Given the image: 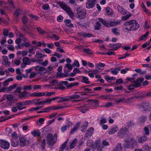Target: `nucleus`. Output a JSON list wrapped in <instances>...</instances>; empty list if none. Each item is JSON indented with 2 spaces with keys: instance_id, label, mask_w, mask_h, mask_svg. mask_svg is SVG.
Masks as SVG:
<instances>
[{
  "instance_id": "1",
  "label": "nucleus",
  "mask_w": 151,
  "mask_h": 151,
  "mask_svg": "<svg viewBox=\"0 0 151 151\" xmlns=\"http://www.w3.org/2000/svg\"><path fill=\"white\" fill-rule=\"evenodd\" d=\"M124 27L128 30H134L139 27V24L134 20H131L125 23Z\"/></svg>"
},
{
  "instance_id": "2",
  "label": "nucleus",
  "mask_w": 151,
  "mask_h": 151,
  "mask_svg": "<svg viewBox=\"0 0 151 151\" xmlns=\"http://www.w3.org/2000/svg\"><path fill=\"white\" fill-rule=\"evenodd\" d=\"M100 141L97 140L95 144L93 145V141L92 139L88 140L87 142V145L88 147L91 146L94 149H96L98 151H101L102 150V145L100 144Z\"/></svg>"
},
{
  "instance_id": "3",
  "label": "nucleus",
  "mask_w": 151,
  "mask_h": 151,
  "mask_svg": "<svg viewBox=\"0 0 151 151\" xmlns=\"http://www.w3.org/2000/svg\"><path fill=\"white\" fill-rule=\"evenodd\" d=\"M144 80V79L143 78H141L137 79L136 81H134L132 82V84L127 86L128 89L131 90L133 89L134 88H137L139 87L140 86L141 83H142Z\"/></svg>"
},
{
  "instance_id": "4",
  "label": "nucleus",
  "mask_w": 151,
  "mask_h": 151,
  "mask_svg": "<svg viewBox=\"0 0 151 151\" xmlns=\"http://www.w3.org/2000/svg\"><path fill=\"white\" fill-rule=\"evenodd\" d=\"M59 5L68 14L71 19H73L74 18L73 14L71 11L70 8L68 7L65 4L60 2L59 3Z\"/></svg>"
},
{
  "instance_id": "5",
  "label": "nucleus",
  "mask_w": 151,
  "mask_h": 151,
  "mask_svg": "<svg viewBox=\"0 0 151 151\" xmlns=\"http://www.w3.org/2000/svg\"><path fill=\"white\" fill-rule=\"evenodd\" d=\"M57 137L56 134L53 135L51 133L49 134L47 136V140L49 145H53L56 141Z\"/></svg>"
},
{
  "instance_id": "6",
  "label": "nucleus",
  "mask_w": 151,
  "mask_h": 151,
  "mask_svg": "<svg viewBox=\"0 0 151 151\" xmlns=\"http://www.w3.org/2000/svg\"><path fill=\"white\" fill-rule=\"evenodd\" d=\"M77 17L80 19H83L85 18L86 15V12L84 9H81L80 7L78 8L77 9Z\"/></svg>"
},
{
  "instance_id": "7",
  "label": "nucleus",
  "mask_w": 151,
  "mask_h": 151,
  "mask_svg": "<svg viewBox=\"0 0 151 151\" xmlns=\"http://www.w3.org/2000/svg\"><path fill=\"white\" fill-rule=\"evenodd\" d=\"M10 145L9 142L6 140H0V146L5 150H8Z\"/></svg>"
},
{
  "instance_id": "8",
  "label": "nucleus",
  "mask_w": 151,
  "mask_h": 151,
  "mask_svg": "<svg viewBox=\"0 0 151 151\" xmlns=\"http://www.w3.org/2000/svg\"><path fill=\"white\" fill-rule=\"evenodd\" d=\"M125 142V148H128L130 146H132L136 145V141L132 139H130L129 140H126Z\"/></svg>"
},
{
  "instance_id": "9",
  "label": "nucleus",
  "mask_w": 151,
  "mask_h": 151,
  "mask_svg": "<svg viewBox=\"0 0 151 151\" xmlns=\"http://www.w3.org/2000/svg\"><path fill=\"white\" fill-rule=\"evenodd\" d=\"M133 99V97L129 98L127 99H125L124 97H122L116 99L115 101L118 103L122 102L128 103H129V101Z\"/></svg>"
},
{
  "instance_id": "10",
  "label": "nucleus",
  "mask_w": 151,
  "mask_h": 151,
  "mask_svg": "<svg viewBox=\"0 0 151 151\" xmlns=\"http://www.w3.org/2000/svg\"><path fill=\"white\" fill-rule=\"evenodd\" d=\"M72 125V124L71 122H69L66 125L62 126L61 128V130L62 132H64L67 130H69Z\"/></svg>"
},
{
  "instance_id": "11",
  "label": "nucleus",
  "mask_w": 151,
  "mask_h": 151,
  "mask_svg": "<svg viewBox=\"0 0 151 151\" xmlns=\"http://www.w3.org/2000/svg\"><path fill=\"white\" fill-rule=\"evenodd\" d=\"M3 60L2 64L6 66H8L10 65V62L8 61V57L6 56H3L2 57Z\"/></svg>"
},
{
  "instance_id": "12",
  "label": "nucleus",
  "mask_w": 151,
  "mask_h": 151,
  "mask_svg": "<svg viewBox=\"0 0 151 151\" xmlns=\"http://www.w3.org/2000/svg\"><path fill=\"white\" fill-rule=\"evenodd\" d=\"M30 95L31 96L40 97L45 95V93L44 92H35L31 93Z\"/></svg>"
},
{
  "instance_id": "13",
  "label": "nucleus",
  "mask_w": 151,
  "mask_h": 151,
  "mask_svg": "<svg viewBox=\"0 0 151 151\" xmlns=\"http://www.w3.org/2000/svg\"><path fill=\"white\" fill-rule=\"evenodd\" d=\"M80 93H76L72 95L68 96V100L70 99H78L79 98Z\"/></svg>"
},
{
  "instance_id": "14",
  "label": "nucleus",
  "mask_w": 151,
  "mask_h": 151,
  "mask_svg": "<svg viewBox=\"0 0 151 151\" xmlns=\"http://www.w3.org/2000/svg\"><path fill=\"white\" fill-rule=\"evenodd\" d=\"M11 144L14 147H16L18 146L19 144V141L18 138H15L13 139H11Z\"/></svg>"
},
{
  "instance_id": "15",
  "label": "nucleus",
  "mask_w": 151,
  "mask_h": 151,
  "mask_svg": "<svg viewBox=\"0 0 151 151\" xmlns=\"http://www.w3.org/2000/svg\"><path fill=\"white\" fill-rule=\"evenodd\" d=\"M105 65L104 63H97L95 64L96 68L98 69L100 71H101L103 69V67H104Z\"/></svg>"
},
{
  "instance_id": "16",
  "label": "nucleus",
  "mask_w": 151,
  "mask_h": 151,
  "mask_svg": "<svg viewBox=\"0 0 151 151\" xmlns=\"http://www.w3.org/2000/svg\"><path fill=\"white\" fill-rule=\"evenodd\" d=\"M34 69L38 73H41L42 72L45 70V68L44 67L40 66H34Z\"/></svg>"
},
{
  "instance_id": "17",
  "label": "nucleus",
  "mask_w": 151,
  "mask_h": 151,
  "mask_svg": "<svg viewBox=\"0 0 151 151\" xmlns=\"http://www.w3.org/2000/svg\"><path fill=\"white\" fill-rule=\"evenodd\" d=\"M13 80V78L12 77H10L3 81L2 83V84L4 86H7L8 85L9 82L12 81Z\"/></svg>"
},
{
  "instance_id": "18",
  "label": "nucleus",
  "mask_w": 151,
  "mask_h": 151,
  "mask_svg": "<svg viewBox=\"0 0 151 151\" xmlns=\"http://www.w3.org/2000/svg\"><path fill=\"white\" fill-rule=\"evenodd\" d=\"M79 35L80 36L84 37H93L91 34L83 32L79 33Z\"/></svg>"
},
{
  "instance_id": "19",
  "label": "nucleus",
  "mask_w": 151,
  "mask_h": 151,
  "mask_svg": "<svg viewBox=\"0 0 151 151\" xmlns=\"http://www.w3.org/2000/svg\"><path fill=\"white\" fill-rule=\"evenodd\" d=\"M118 130V128L117 127H115L110 128L108 131V133L109 134H111L115 133Z\"/></svg>"
},
{
  "instance_id": "20",
  "label": "nucleus",
  "mask_w": 151,
  "mask_h": 151,
  "mask_svg": "<svg viewBox=\"0 0 151 151\" xmlns=\"http://www.w3.org/2000/svg\"><path fill=\"white\" fill-rule=\"evenodd\" d=\"M20 145L22 147H23L26 145V139L24 137H20L19 138Z\"/></svg>"
},
{
  "instance_id": "21",
  "label": "nucleus",
  "mask_w": 151,
  "mask_h": 151,
  "mask_svg": "<svg viewBox=\"0 0 151 151\" xmlns=\"http://www.w3.org/2000/svg\"><path fill=\"white\" fill-rule=\"evenodd\" d=\"M120 69L121 68L120 67L111 68V69L110 71L111 72V73L112 74L114 75H115L118 73Z\"/></svg>"
},
{
  "instance_id": "22",
  "label": "nucleus",
  "mask_w": 151,
  "mask_h": 151,
  "mask_svg": "<svg viewBox=\"0 0 151 151\" xmlns=\"http://www.w3.org/2000/svg\"><path fill=\"white\" fill-rule=\"evenodd\" d=\"M122 45L120 43L113 44L110 45V47H112L114 50H116L119 48Z\"/></svg>"
},
{
  "instance_id": "23",
  "label": "nucleus",
  "mask_w": 151,
  "mask_h": 151,
  "mask_svg": "<svg viewBox=\"0 0 151 151\" xmlns=\"http://www.w3.org/2000/svg\"><path fill=\"white\" fill-rule=\"evenodd\" d=\"M94 129L92 127L89 128L86 132V136L87 137L90 136L93 133Z\"/></svg>"
},
{
  "instance_id": "24",
  "label": "nucleus",
  "mask_w": 151,
  "mask_h": 151,
  "mask_svg": "<svg viewBox=\"0 0 151 151\" xmlns=\"http://www.w3.org/2000/svg\"><path fill=\"white\" fill-rule=\"evenodd\" d=\"M42 107L37 106L36 107H32L28 110V111L31 113L34 112L40 109Z\"/></svg>"
},
{
  "instance_id": "25",
  "label": "nucleus",
  "mask_w": 151,
  "mask_h": 151,
  "mask_svg": "<svg viewBox=\"0 0 151 151\" xmlns=\"http://www.w3.org/2000/svg\"><path fill=\"white\" fill-rule=\"evenodd\" d=\"M68 97L67 96L62 97H59V100L57 101L58 103H61L64 101H67L68 100Z\"/></svg>"
},
{
  "instance_id": "26",
  "label": "nucleus",
  "mask_w": 151,
  "mask_h": 151,
  "mask_svg": "<svg viewBox=\"0 0 151 151\" xmlns=\"http://www.w3.org/2000/svg\"><path fill=\"white\" fill-rule=\"evenodd\" d=\"M117 8L119 11L122 14L125 15L126 13V11L122 7L118 6H117Z\"/></svg>"
},
{
  "instance_id": "27",
  "label": "nucleus",
  "mask_w": 151,
  "mask_h": 151,
  "mask_svg": "<svg viewBox=\"0 0 151 151\" xmlns=\"http://www.w3.org/2000/svg\"><path fill=\"white\" fill-rule=\"evenodd\" d=\"M149 34V32H147L146 33L143 35L141 36L139 38V41L142 40H146V38L148 35Z\"/></svg>"
},
{
  "instance_id": "28",
  "label": "nucleus",
  "mask_w": 151,
  "mask_h": 151,
  "mask_svg": "<svg viewBox=\"0 0 151 151\" xmlns=\"http://www.w3.org/2000/svg\"><path fill=\"white\" fill-rule=\"evenodd\" d=\"M17 107L18 109L21 110L25 108V105L24 102H19L17 104Z\"/></svg>"
},
{
  "instance_id": "29",
  "label": "nucleus",
  "mask_w": 151,
  "mask_h": 151,
  "mask_svg": "<svg viewBox=\"0 0 151 151\" xmlns=\"http://www.w3.org/2000/svg\"><path fill=\"white\" fill-rule=\"evenodd\" d=\"M31 134L34 137L39 136L40 135V132L39 130L32 131L31 132Z\"/></svg>"
},
{
  "instance_id": "30",
  "label": "nucleus",
  "mask_w": 151,
  "mask_h": 151,
  "mask_svg": "<svg viewBox=\"0 0 151 151\" xmlns=\"http://www.w3.org/2000/svg\"><path fill=\"white\" fill-rule=\"evenodd\" d=\"M49 112L51 110H55L56 109H59L62 108V107L60 106H51L48 107Z\"/></svg>"
},
{
  "instance_id": "31",
  "label": "nucleus",
  "mask_w": 151,
  "mask_h": 151,
  "mask_svg": "<svg viewBox=\"0 0 151 151\" xmlns=\"http://www.w3.org/2000/svg\"><path fill=\"white\" fill-rule=\"evenodd\" d=\"M106 14L108 15H112L114 13L112 10L109 7L106 8Z\"/></svg>"
},
{
  "instance_id": "32",
  "label": "nucleus",
  "mask_w": 151,
  "mask_h": 151,
  "mask_svg": "<svg viewBox=\"0 0 151 151\" xmlns=\"http://www.w3.org/2000/svg\"><path fill=\"white\" fill-rule=\"evenodd\" d=\"M77 142V139H75L73 140L72 142L70 143L69 145V147L71 149H73L76 146Z\"/></svg>"
},
{
  "instance_id": "33",
  "label": "nucleus",
  "mask_w": 151,
  "mask_h": 151,
  "mask_svg": "<svg viewBox=\"0 0 151 151\" xmlns=\"http://www.w3.org/2000/svg\"><path fill=\"white\" fill-rule=\"evenodd\" d=\"M28 93L26 91L22 92L18 95V96L20 99H22L26 97L28 95Z\"/></svg>"
},
{
  "instance_id": "34",
  "label": "nucleus",
  "mask_w": 151,
  "mask_h": 151,
  "mask_svg": "<svg viewBox=\"0 0 151 151\" xmlns=\"http://www.w3.org/2000/svg\"><path fill=\"white\" fill-rule=\"evenodd\" d=\"M82 81L86 84H88L90 83V82L88 80V78L84 76H82Z\"/></svg>"
},
{
  "instance_id": "35",
  "label": "nucleus",
  "mask_w": 151,
  "mask_h": 151,
  "mask_svg": "<svg viewBox=\"0 0 151 151\" xmlns=\"http://www.w3.org/2000/svg\"><path fill=\"white\" fill-rule=\"evenodd\" d=\"M151 125H148L144 128V131L146 134H149V130L151 132Z\"/></svg>"
},
{
  "instance_id": "36",
  "label": "nucleus",
  "mask_w": 151,
  "mask_h": 151,
  "mask_svg": "<svg viewBox=\"0 0 151 151\" xmlns=\"http://www.w3.org/2000/svg\"><path fill=\"white\" fill-rule=\"evenodd\" d=\"M23 62L25 65H29L30 63V61L27 57L24 58L23 59Z\"/></svg>"
},
{
  "instance_id": "37",
  "label": "nucleus",
  "mask_w": 151,
  "mask_h": 151,
  "mask_svg": "<svg viewBox=\"0 0 151 151\" xmlns=\"http://www.w3.org/2000/svg\"><path fill=\"white\" fill-rule=\"evenodd\" d=\"M68 140H66L60 146V151H63L65 147L68 142Z\"/></svg>"
},
{
  "instance_id": "38",
  "label": "nucleus",
  "mask_w": 151,
  "mask_h": 151,
  "mask_svg": "<svg viewBox=\"0 0 151 151\" xmlns=\"http://www.w3.org/2000/svg\"><path fill=\"white\" fill-rule=\"evenodd\" d=\"M80 124V123L78 122L76 124V126H75L71 130L70 132L71 134H73L75 131H76L77 128L79 127Z\"/></svg>"
},
{
  "instance_id": "39",
  "label": "nucleus",
  "mask_w": 151,
  "mask_h": 151,
  "mask_svg": "<svg viewBox=\"0 0 151 151\" xmlns=\"http://www.w3.org/2000/svg\"><path fill=\"white\" fill-rule=\"evenodd\" d=\"M127 131V129L126 128H122L118 132V135H121L122 134H124Z\"/></svg>"
},
{
  "instance_id": "40",
  "label": "nucleus",
  "mask_w": 151,
  "mask_h": 151,
  "mask_svg": "<svg viewBox=\"0 0 151 151\" xmlns=\"http://www.w3.org/2000/svg\"><path fill=\"white\" fill-rule=\"evenodd\" d=\"M147 139V137L145 136H143L140 137L138 142L140 143H142L145 142Z\"/></svg>"
},
{
  "instance_id": "41",
  "label": "nucleus",
  "mask_w": 151,
  "mask_h": 151,
  "mask_svg": "<svg viewBox=\"0 0 151 151\" xmlns=\"http://www.w3.org/2000/svg\"><path fill=\"white\" fill-rule=\"evenodd\" d=\"M131 16V14L129 13H128V14L125 16H123L122 17V20L124 21L128 19Z\"/></svg>"
},
{
  "instance_id": "42",
  "label": "nucleus",
  "mask_w": 151,
  "mask_h": 151,
  "mask_svg": "<svg viewBox=\"0 0 151 151\" xmlns=\"http://www.w3.org/2000/svg\"><path fill=\"white\" fill-rule=\"evenodd\" d=\"M122 148L121 144L120 143L118 144L116 147L114 149L113 151H121Z\"/></svg>"
},
{
  "instance_id": "43",
  "label": "nucleus",
  "mask_w": 151,
  "mask_h": 151,
  "mask_svg": "<svg viewBox=\"0 0 151 151\" xmlns=\"http://www.w3.org/2000/svg\"><path fill=\"white\" fill-rule=\"evenodd\" d=\"M120 22V21H113L110 22L109 24L111 26H114L119 24Z\"/></svg>"
},
{
  "instance_id": "44",
  "label": "nucleus",
  "mask_w": 151,
  "mask_h": 151,
  "mask_svg": "<svg viewBox=\"0 0 151 151\" xmlns=\"http://www.w3.org/2000/svg\"><path fill=\"white\" fill-rule=\"evenodd\" d=\"M36 48V46H34L32 47L31 48H30L29 50V52L32 53V54H34L35 53V52L33 51Z\"/></svg>"
},
{
  "instance_id": "45",
  "label": "nucleus",
  "mask_w": 151,
  "mask_h": 151,
  "mask_svg": "<svg viewBox=\"0 0 151 151\" xmlns=\"http://www.w3.org/2000/svg\"><path fill=\"white\" fill-rule=\"evenodd\" d=\"M89 102H91L90 104H94L96 105L98 103V101L97 100H91L88 101Z\"/></svg>"
},
{
  "instance_id": "46",
  "label": "nucleus",
  "mask_w": 151,
  "mask_h": 151,
  "mask_svg": "<svg viewBox=\"0 0 151 151\" xmlns=\"http://www.w3.org/2000/svg\"><path fill=\"white\" fill-rule=\"evenodd\" d=\"M107 122L106 119L104 117H102L100 121V124H103Z\"/></svg>"
},
{
  "instance_id": "47",
  "label": "nucleus",
  "mask_w": 151,
  "mask_h": 151,
  "mask_svg": "<svg viewBox=\"0 0 151 151\" xmlns=\"http://www.w3.org/2000/svg\"><path fill=\"white\" fill-rule=\"evenodd\" d=\"M112 32L115 35H119V32L117 28H114L112 29Z\"/></svg>"
},
{
  "instance_id": "48",
  "label": "nucleus",
  "mask_w": 151,
  "mask_h": 151,
  "mask_svg": "<svg viewBox=\"0 0 151 151\" xmlns=\"http://www.w3.org/2000/svg\"><path fill=\"white\" fill-rule=\"evenodd\" d=\"M100 97L103 99L107 100L110 99L109 96V95H101L100 96Z\"/></svg>"
},
{
  "instance_id": "49",
  "label": "nucleus",
  "mask_w": 151,
  "mask_h": 151,
  "mask_svg": "<svg viewBox=\"0 0 151 151\" xmlns=\"http://www.w3.org/2000/svg\"><path fill=\"white\" fill-rule=\"evenodd\" d=\"M143 150L144 151H150L151 150V148L147 145H146L143 147Z\"/></svg>"
},
{
  "instance_id": "50",
  "label": "nucleus",
  "mask_w": 151,
  "mask_h": 151,
  "mask_svg": "<svg viewBox=\"0 0 151 151\" xmlns=\"http://www.w3.org/2000/svg\"><path fill=\"white\" fill-rule=\"evenodd\" d=\"M36 73L34 72H32L29 76V78L30 79L33 78H35L36 75Z\"/></svg>"
},
{
  "instance_id": "51",
  "label": "nucleus",
  "mask_w": 151,
  "mask_h": 151,
  "mask_svg": "<svg viewBox=\"0 0 151 151\" xmlns=\"http://www.w3.org/2000/svg\"><path fill=\"white\" fill-rule=\"evenodd\" d=\"M100 24L99 22H96L95 25V28L97 30L99 29L100 27Z\"/></svg>"
},
{
  "instance_id": "52",
  "label": "nucleus",
  "mask_w": 151,
  "mask_h": 151,
  "mask_svg": "<svg viewBox=\"0 0 151 151\" xmlns=\"http://www.w3.org/2000/svg\"><path fill=\"white\" fill-rule=\"evenodd\" d=\"M79 62L77 60H75L74 61V63L73 64V66H75L77 67H79Z\"/></svg>"
},
{
  "instance_id": "53",
  "label": "nucleus",
  "mask_w": 151,
  "mask_h": 151,
  "mask_svg": "<svg viewBox=\"0 0 151 151\" xmlns=\"http://www.w3.org/2000/svg\"><path fill=\"white\" fill-rule=\"evenodd\" d=\"M88 124V122H87L85 121L84 123V124L83 125V130H81L82 131L84 132L85 130V129L86 128V127H87Z\"/></svg>"
},
{
  "instance_id": "54",
  "label": "nucleus",
  "mask_w": 151,
  "mask_h": 151,
  "mask_svg": "<svg viewBox=\"0 0 151 151\" xmlns=\"http://www.w3.org/2000/svg\"><path fill=\"white\" fill-rule=\"evenodd\" d=\"M34 66L32 67L29 69L26 70L25 71L26 73L27 74H28L30 73L31 72L33 71V70L34 69Z\"/></svg>"
},
{
  "instance_id": "55",
  "label": "nucleus",
  "mask_w": 151,
  "mask_h": 151,
  "mask_svg": "<svg viewBox=\"0 0 151 151\" xmlns=\"http://www.w3.org/2000/svg\"><path fill=\"white\" fill-rule=\"evenodd\" d=\"M65 68H67L70 70H71L73 68L72 65L71 64H67L65 66Z\"/></svg>"
},
{
  "instance_id": "56",
  "label": "nucleus",
  "mask_w": 151,
  "mask_h": 151,
  "mask_svg": "<svg viewBox=\"0 0 151 151\" xmlns=\"http://www.w3.org/2000/svg\"><path fill=\"white\" fill-rule=\"evenodd\" d=\"M37 29L39 33L40 34H43L45 33V31L40 27H37Z\"/></svg>"
},
{
  "instance_id": "57",
  "label": "nucleus",
  "mask_w": 151,
  "mask_h": 151,
  "mask_svg": "<svg viewBox=\"0 0 151 151\" xmlns=\"http://www.w3.org/2000/svg\"><path fill=\"white\" fill-rule=\"evenodd\" d=\"M17 85L16 84H14L13 85L10 86L9 88L8 89L9 91H11L12 90L14 89L16 87Z\"/></svg>"
},
{
  "instance_id": "58",
  "label": "nucleus",
  "mask_w": 151,
  "mask_h": 151,
  "mask_svg": "<svg viewBox=\"0 0 151 151\" xmlns=\"http://www.w3.org/2000/svg\"><path fill=\"white\" fill-rule=\"evenodd\" d=\"M11 136L12 137V139H15V138H18L17 134L16 132H13Z\"/></svg>"
},
{
  "instance_id": "59",
  "label": "nucleus",
  "mask_w": 151,
  "mask_h": 151,
  "mask_svg": "<svg viewBox=\"0 0 151 151\" xmlns=\"http://www.w3.org/2000/svg\"><path fill=\"white\" fill-rule=\"evenodd\" d=\"M47 46L49 48L52 49L54 47V45L52 43H47Z\"/></svg>"
},
{
  "instance_id": "60",
  "label": "nucleus",
  "mask_w": 151,
  "mask_h": 151,
  "mask_svg": "<svg viewBox=\"0 0 151 151\" xmlns=\"http://www.w3.org/2000/svg\"><path fill=\"white\" fill-rule=\"evenodd\" d=\"M52 99H47L45 101H43V103L44 104L45 103L50 104L52 101Z\"/></svg>"
},
{
  "instance_id": "61",
  "label": "nucleus",
  "mask_w": 151,
  "mask_h": 151,
  "mask_svg": "<svg viewBox=\"0 0 151 151\" xmlns=\"http://www.w3.org/2000/svg\"><path fill=\"white\" fill-rule=\"evenodd\" d=\"M7 48L9 50L12 51H13L14 50V46L11 45H8L7 46Z\"/></svg>"
},
{
  "instance_id": "62",
  "label": "nucleus",
  "mask_w": 151,
  "mask_h": 151,
  "mask_svg": "<svg viewBox=\"0 0 151 151\" xmlns=\"http://www.w3.org/2000/svg\"><path fill=\"white\" fill-rule=\"evenodd\" d=\"M129 69L127 68L122 69L121 71V73L122 74H125L129 70Z\"/></svg>"
},
{
  "instance_id": "63",
  "label": "nucleus",
  "mask_w": 151,
  "mask_h": 151,
  "mask_svg": "<svg viewBox=\"0 0 151 151\" xmlns=\"http://www.w3.org/2000/svg\"><path fill=\"white\" fill-rule=\"evenodd\" d=\"M63 17L61 15H59L57 19L58 21L59 22H62L63 21Z\"/></svg>"
},
{
  "instance_id": "64",
  "label": "nucleus",
  "mask_w": 151,
  "mask_h": 151,
  "mask_svg": "<svg viewBox=\"0 0 151 151\" xmlns=\"http://www.w3.org/2000/svg\"><path fill=\"white\" fill-rule=\"evenodd\" d=\"M7 100L9 101H12L13 99V97L11 95H8L7 97Z\"/></svg>"
}]
</instances>
